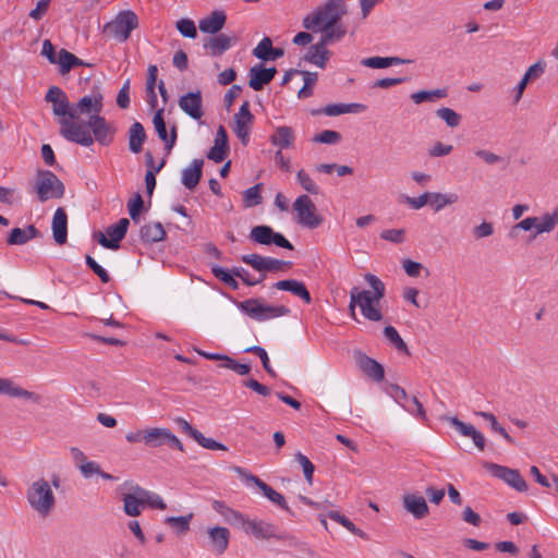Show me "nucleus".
<instances>
[{
  "label": "nucleus",
  "mask_w": 558,
  "mask_h": 558,
  "mask_svg": "<svg viewBox=\"0 0 558 558\" xmlns=\"http://www.w3.org/2000/svg\"><path fill=\"white\" fill-rule=\"evenodd\" d=\"M60 135L69 142L92 146L97 141L102 146L112 143L116 128L105 117L94 114L87 121L75 122L66 119H59Z\"/></svg>",
  "instance_id": "nucleus-1"
},
{
  "label": "nucleus",
  "mask_w": 558,
  "mask_h": 558,
  "mask_svg": "<svg viewBox=\"0 0 558 558\" xmlns=\"http://www.w3.org/2000/svg\"><path fill=\"white\" fill-rule=\"evenodd\" d=\"M29 507L40 517L47 518L56 507V496L44 477L34 481L26 490Z\"/></svg>",
  "instance_id": "nucleus-2"
},
{
  "label": "nucleus",
  "mask_w": 558,
  "mask_h": 558,
  "mask_svg": "<svg viewBox=\"0 0 558 558\" xmlns=\"http://www.w3.org/2000/svg\"><path fill=\"white\" fill-rule=\"evenodd\" d=\"M347 14V4L344 0H328L319 7L314 13L307 14L303 19V27L312 32H317V26L323 24H342L341 17Z\"/></svg>",
  "instance_id": "nucleus-3"
},
{
  "label": "nucleus",
  "mask_w": 558,
  "mask_h": 558,
  "mask_svg": "<svg viewBox=\"0 0 558 558\" xmlns=\"http://www.w3.org/2000/svg\"><path fill=\"white\" fill-rule=\"evenodd\" d=\"M238 307L256 322H266L278 318L289 315L291 312L286 305L267 304L262 299H248L239 302Z\"/></svg>",
  "instance_id": "nucleus-4"
},
{
  "label": "nucleus",
  "mask_w": 558,
  "mask_h": 558,
  "mask_svg": "<svg viewBox=\"0 0 558 558\" xmlns=\"http://www.w3.org/2000/svg\"><path fill=\"white\" fill-rule=\"evenodd\" d=\"M360 306L362 315L372 322H380L383 319V314L380 308L378 307V303L374 302L371 299V291L363 290L359 291L357 288H353L350 291V315L353 319L357 320L355 315V307Z\"/></svg>",
  "instance_id": "nucleus-5"
},
{
  "label": "nucleus",
  "mask_w": 558,
  "mask_h": 558,
  "mask_svg": "<svg viewBox=\"0 0 558 558\" xmlns=\"http://www.w3.org/2000/svg\"><path fill=\"white\" fill-rule=\"evenodd\" d=\"M35 189L41 203L50 198H61L64 195V184L49 170L37 171Z\"/></svg>",
  "instance_id": "nucleus-6"
},
{
  "label": "nucleus",
  "mask_w": 558,
  "mask_h": 558,
  "mask_svg": "<svg viewBox=\"0 0 558 558\" xmlns=\"http://www.w3.org/2000/svg\"><path fill=\"white\" fill-rule=\"evenodd\" d=\"M137 25V15L133 11L126 10L120 12L113 21L105 25V33L119 41H125Z\"/></svg>",
  "instance_id": "nucleus-7"
},
{
  "label": "nucleus",
  "mask_w": 558,
  "mask_h": 558,
  "mask_svg": "<svg viewBox=\"0 0 558 558\" xmlns=\"http://www.w3.org/2000/svg\"><path fill=\"white\" fill-rule=\"evenodd\" d=\"M293 209L296 213V222L310 229H315L323 223V217L317 214V209L312 199L303 194L293 203Z\"/></svg>",
  "instance_id": "nucleus-8"
},
{
  "label": "nucleus",
  "mask_w": 558,
  "mask_h": 558,
  "mask_svg": "<svg viewBox=\"0 0 558 558\" xmlns=\"http://www.w3.org/2000/svg\"><path fill=\"white\" fill-rule=\"evenodd\" d=\"M248 238L260 245H276L286 250H293V244L280 232H276L270 226L259 225L251 229Z\"/></svg>",
  "instance_id": "nucleus-9"
},
{
  "label": "nucleus",
  "mask_w": 558,
  "mask_h": 558,
  "mask_svg": "<svg viewBox=\"0 0 558 558\" xmlns=\"http://www.w3.org/2000/svg\"><path fill=\"white\" fill-rule=\"evenodd\" d=\"M145 445L150 448L168 446L171 449H178L184 452L181 440L166 427H154L145 429Z\"/></svg>",
  "instance_id": "nucleus-10"
},
{
  "label": "nucleus",
  "mask_w": 558,
  "mask_h": 558,
  "mask_svg": "<svg viewBox=\"0 0 558 558\" xmlns=\"http://www.w3.org/2000/svg\"><path fill=\"white\" fill-rule=\"evenodd\" d=\"M130 221L126 218H121L116 225H111L106 229V234L99 231L95 233L98 243L108 250L120 248V242L125 238Z\"/></svg>",
  "instance_id": "nucleus-11"
},
{
  "label": "nucleus",
  "mask_w": 558,
  "mask_h": 558,
  "mask_svg": "<svg viewBox=\"0 0 558 558\" xmlns=\"http://www.w3.org/2000/svg\"><path fill=\"white\" fill-rule=\"evenodd\" d=\"M484 468L493 476L502 480L515 490L522 493L527 489V484L518 470L502 466L493 462H485Z\"/></svg>",
  "instance_id": "nucleus-12"
},
{
  "label": "nucleus",
  "mask_w": 558,
  "mask_h": 558,
  "mask_svg": "<svg viewBox=\"0 0 558 558\" xmlns=\"http://www.w3.org/2000/svg\"><path fill=\"white\" fill-rule=\"evenodd\" d=\"M241 529L258 539L276 538L281 541L289 538L288 535L280 533L276 525L263 520H251L247 517H245Z\"/></svg>",
  "instance_id": "nucleus-13"
},
{
  "label": "nucleus",
  "mask_w": 558,
  "mask_h": 558,
  "mask_svg": "<svg viewBox=\"0 0 558 558\" xmlns=\"http://www.w3.org/2000/svg\"><path fill=\"white\" fill-rule=\"evenodd\" d=\"M235 471L240 474V476L245 480L247 483L255 484L264 494L266 498H268L271 502L279 506L281 509L286 510L287 512L292 513L291 509L289 508L286 498L283 495L275 490L271 486L266 484L264 481H262L259 477L253 475L252 473H248L246 470L236 466Z\"/></svg>",
  "instance_id": "nucleus-14"
},
{
  "label": "nucleus",
  "mask_w": 558,
  "mask_h": 558,
  "mask_svg": "<svg viewBox=\"0 0 558 558\" xmlns=\"http://www.w3.org/2000/svg\"><path fill=\"white\" fill-rule=\"evenodd\" d=\"M254 122V116L250 111V102L243 101L239 112L234 116V122L232 131L236 137L241 141L243 146H246L250 142L251 128Z\"/></svg>",
  "instance_id": "nucleus-15"
},
{
  "label": "nucleus",
  "mask_w": 558,
  "mask_h": 558,
  "mask_svg": "<svg viewBox=\"0 0 558 558\" xmlns=\"http://www.w3.org/2000/svg\"><path fill=\"white\" fill-rule=\"evenodd\" d=\"M102 110V95L98 93L95 97L84 96L76 104L72 105V114H70L71 121L78 122V118L82 114H100Z\"/></svg>",
  "instance_id": "nucleus-16"
},
{
  "label": "nucleus",
  "mask_w": 558,
  "mask_h": 558,
  "mask_svg": "<svg viewBox=\"0 0 558 558\" xmlns=\"http://www.w3.org/2000/svg\"><path fill=\"white\" fill-rule=\"evenodd\" d=\"M47 102L52 104V112L60 119H70L72 106L66 94L58 86H51L45 97Z\"/></svg>",
  "instance_id": "nucleus-17"
},
{
  "label": "nucleus",
  "mask_w": 558,
  "mask_h": 558,
  "mask_svg": "<svg viewBox=\"0 0 558 558\" xmlns=\"http://www.w3.org/2000/svg\"><path fill=\"white\" fill-rule=\"evenodd\" d=\"M180 109L194 120L204 116L202 92H190L179 98Z\"/></svg>",
  "instance_id": "nucleus-18"
},
{
  "label": "nucleus",
  "mask_w": 558,
  "mask_h": 558,
  "mask_svg": "<svg viewBox=\"0 0 558 558\" xmlns=\"http://www.w3.org/2000/svg\"><path fill=\"white\" fill-rule=\"evenodd\" d=\"M276 74L277 69L275 66L265 68L262 63L254 65L248 71V86L256 92L262 90L265 85L274 80Z\"/></svg>",
  "instance_id": "nucleus-19"
},
{
  "label": "nucleus",
  "mask_w": 558,
  "mask_h": 558,
  "mask_svg": "<svg viewBox=\"0 0 558 558\" xmlns=\"http://www.w3.org/2000/svg\"><path fill=\"white\" fill-rule=\"evenodd\" d=\"M153 123L158 137L165 143V148L169 154L177 142V125H172L170 129V134H168L163 119V108H160L155 112Z\"/></svg>",
  "instance_id": "nucleus-20"
},
{
  "label": "nucleus",
  "mask_w": 558,
  "mask_h": 558,
  "mask_svg": "<svg viewBox=\"0 0 558 558\" xmlns=\"http://www.w3.org/2000/svg\"><path fill=\"white\" fill-rule=\"evenodd\" d=\"M545 68H546L545 62L539 60V61L535 62L534 64H532L526 70L523 77L521 78V81L518 83V85L514 88V92H515L514 99H513L514 104H518L521 100L527 84L533 80H537L538 77H541L544 74Z\"/></svg>",
  "instance_id": "nucleus-21"
},
{
  "label": "nucleus",
  "mask_w": 558,
  "mask_h": 558,
  "mask_svg": "<svg viewBox=\"0 0 558 558\" xmlns=\"http://www.w3.org/2000/svg\"><path fill=\"white\" fill-rule=\"evenodd\" d=\"M448 422L451 424L453 428H456L461 435L465 437H470L476 448L480 451H483L485 448V437L484 435L477 430L473 425L466 424L459 420L456 416L448 417Z\"/></svg>",
  "instance_id": "nucleus-22"
},
{
  "label": "nucleus",
  "mask_w": 558,
  "mask_h": 558,
  "mask_svg": "<svg viewBox=\"0 0 558 558\" xmlns=\"http://www.w3.org/2000/svg\"><path fill=\"white\" fill-rule=\"evenodd\" d=\"M51 228L56 243L59 245L65 244L68 241V215L64 208H57L52 217Z\"/></svg>",
  "instance_id": "nucleus-23"
},
{
  "label": "nucleus",
  "mask_w": 558,
  "mask_h": 558,
  "mask_svg": "<svg viewBox=\"0 0 558 558\" xmlns=\"http://www.w3.org/2000/svg\"><path fill=\"white\" fill-rule=\"evenodd\" d=\"M402 505L417 520L425 518L429 513V508L424 497L417 494H405L402 497Z\"/></svg>",
  "instance_id": "nucleus-24"
},
{
  "label": "nucleus",
  "mask_w": 558,
  "mask_h": 558,
  "mask_svg": "<svg viewBox=\"0 0 558 558\" xmlns=\"http://www.w3.org/2000/svg\"><path fill=\"white\" fill-rule=\"evenodd\" d=\"M207 534H208V541H209L210 548L217 555H222L229 546V541H230L229 530L223 526H214L208 530Z\"/></svg>",
  "instance_id": "nucleus-25"
},
{
  "label": "nucleus",
  "mask_w": 558,
  "mask_h": 558,
  "mask_svg": "<svg viewBox=\"0 0 558 558\" xmlns=\"http://www.w3.org/2000/svg\"><path fill=\"white\" fill-rule=\"evenodd\" d=\"M226 21V13L221 10H215L210 15L199 21L198 27L205 34L216 35L223 28Z\"/></svg>",
  "instance_id": "nucleus-26"
},
{
  "label": "nucleus",
  "mask_w": 558,
  "mask_h": 558,
  "mask_svg": "<svg viewBox=\"0 0 558 558\" xmlns=\"http://www.w3.org/2000/svg\"><path fill=\"white\" fill-rule=\"evenodd\" d=\"M360 369L375 381H381L385 377V371L380 363L376 360L360 353L356 359Z\"/></svg>",
  "instance_id": "nucleus-27"
},
{
  "label": "nucleus",
  "mask_w": 558,
  "mask_h": 558,
  "mask_svg": "<svg viewBox=\"0 0 558 558\" xmlns=\"http://www.w3.org/2000/svg\"><path fill=\"white\" fill-rule=\"evenodd\" d=\"M0 395H7L15 398H23L31 400L35 403L40 401V396L28 391L22 387L15 386L14 383L9 378H0Z\"/></svg>",
  "instance_id": "nucleus-28"
},
{
  "label": "nucleus",
  "mask_w": 558,
  "mask_h": 558,
  "mask_svg": "<svg viewBox=\"0 0 558 558\" xmlns=\"http://www.w3.org/2000/svg\"><path fill=\"white\" fill-rule=\"evenodd\" d=\"M204 160L201 158L193 159L190 167L182 170V184L194 190L203 177Z\"/></svg>",
  "instance_id": "nucleus-29"
},
{
  "label": "nucleus",
  "mask_w": 558,
  "mask_h": 558,
  "mask_svg": "<svg viewBox=\"0 0 558 558\" xmlns=\"http://www.w3.org/2000/svg\"><path fill=\"white\" fill-rule=\"evenodd\" d=\"M274 288L281 291L291 292L293 295L302 299L306 304L312 302V296L306 286L302 281L295 279L280 280L274 284Z\"/></svg>",
  "instance_id": "nucleus-30"
},
{
  "label": "nucleus",
  "mask_w": 558,
  "mask_h": 558,
  "mask_svg": "<svg viewBox=\"0 0 558 558\" xmlns=\"http://www.w3.org/2000/svg\"><path fill=\"white\" fill-rule=\"evenodd\" d=\"M254 57L263 61H275L284 54L282 48L272 47V41L269 37H264L253 50Z\"/></svg>",
  "instance_id": "nucleus-31"
},
{
  "label": "nucleus",
  "mask_w": 558,
  "mask_h": 558,
  "mask_svg": "<svg viewBox=\"0 0 558 558\" xmlns=\"http://www.w3.org/2000/svg\"><path fill=\"white\" fill-rule=\"evenodd\" d=\"M232 41L235 43L236 38H231L226 34H216L205 39L204 48H208L213 57H218L230 49Z\"/></svg>",
  "instance_id": "nucleus-32"
},
{
  "label": "nucleus",
  "mask_w": 558,
  "mask_h": 558,
  "mask_svg": "<svg viewBox=\"0 0 558 558\" xmlns=\"http://www.w3.org/2000/svg\"><path fill=\"white\" fill-rule=\"evenodd\" d=\"M211 507L216 512L223 517L226 522H228L231 525L241 527L242 523L244 522L245 515L240 511L227 506L225 501L214 500L211 502Z\"/></svg>",
  "instance_id": "nucleus-33"
},
{
  "label": "nucleus",
  "mask_w": 558,
  "mask_h": 558,
  "mask_svg": "<svg viewBox=\"0 0 558 558\" xmlns=\"http://www.w3.org/2000/svg\"><path fill=\"white\" fill-rule=\"evenodd\" d=\"M56 64L59 65V72L62 75L69 73L71 69L75 66H90L89 63H86L85 61L77 58L75 54H73L64 48L59 50L58 60Z\"/></svg>",
  "instance_id": "nucleus-34"
},
{
  "label": "nucleus",
  "mask_w": 558,
  "mask_h": 558,
  "mask_svg": "<svg viewBox=\"0 0 558 558\" xmlns=\"http://www.w3.org/2000/svg\"><path fill=\"white\" fill-rule=\"evenodd\" d=\"M269 140L274 146H278L281 150L293 145L295 134L291 126L281 125L276 128Z\"/></svg>",
  "instance_id": "nucleus-35"
},
{
  "label": "nucleus",
  "mask_w": 558,
  "mask_h": 558,
  "mask_svg": "<svg viewBox=\"0 0 558 558\" xmlns=\"http://www.w3.org/2000/svg\"><path fill=\"white\" fill-rule=\"evenodd\" d=\"M129 135V149L134 153L138 154L143 150V145L147 138L146 132L144 126L141 122H134L128 132Z\"/></svg>",
  "instance_id": "nucleus-36"
},
{
  "label": "nucleus",
  "mask_w": 558,
  "mask_h": 558,
  "mask_svg": "<svg viewBox=\"0 0 558 558\" xmlns=\"http://www.w3.org/2000/svg\"><path fill=\"white\" fill-rule=\"evenodd\" d=\"M140 236L145 243H155L165 240L166 230L160 222H149L141 228Z\"/></svg>",
  "instance_id": "nucleus-37"
},
{
  "label": "nucleus",
  "mask_w": 558,
  "mask_h": 558,
  "mask_svg": "<svg viewBox=\"0 0 558 558\" xmlns=\"http://www.w3.org/2000/svg\"><path fill=\"white\" fill-rule=\"evenodd\" d=\"M411 60L400 57H369L361 61V64L372 69H385L391 65L407 64Z\"/></svg>",
  "instance_id": "nucleus-38"
},
{
  "label": "nucleus",
  "mask_w": 558,
  "mask_h": 558,
  "mask_svg": "<svg viewBox=\"0 0 558 558\" xmlns=\"http://www.w3.org/2000/svg\"><path fill=\"white\" fill-rule=\"evenodd\" d=\"M317 32H322V37L325 39V41L331 44L333 41L340 40L345 35L347 29L343 24H335L333 26H330L329 24H323L317 26Z\"/></svg>",
  "instance_id": "nucleus-39"
},
{
  "label": "nucleus",
  "mask_w": 558,
  "mask_h": 558,
  "mask_svg": "<svg viewBox=\"0 0 558 558\" xmlns=\"http://www.w3.org/2000/svg\"><path fill=\"white\" fill-rule=\"evenodd\" d=\"M123 500V511L125 514L130 517H137L142 513L144 507V501H142L136 496L124 495L122 494Z\"/></svg>",
  "instance_id": "nucleus-40"
},
{
  "label": "nucleus",
  "mask_w": 558,
  "mask_h": 558,
  "mask_svg": "<svg viewBox=\"0 0 558 558\" xmlns=\"http://www.w3.org/2000/svg\"><path fill=\"white\" fill-rule=\"evenodd\" d=\"M477 416L489 422L492 429L499 434L508 444L513 445L514 439L508 434V432L499 424L496 416L490 412L478 411L475 412Z\"/></svg>",
  "instance_id": "nucleus-41"
},
{
  "label": "nucleus",
  "mask_w": 558,
  "mask_h": 558,
  "mask_svg": "<svg viewBox=\"0 0 558 558\" xmlns=\"http://www.w3.org/2000/svg\"><path fill=\"white\" fill-rule=\"evenodd\" d=\"M210 269L218 280H220L221 282H223L233 290L239 289V282L235 280V276L232 274V269L228 270L219 265H213Z\"/></svg>",
  "instance_id": "nucleus-42"
},
{
  "label": "nucleus",
  "mask_w": 558,
  "mask_h": 558,
  "mask_svg": "<svg viewBox=\"0 0 558 558\" xmlns=\"http://www.w3.org/2000/svg\"><path fill=\"white\" fill-rule=\"evenodd\" d=\"M384 335L399 352H402L407 355L411 354L407 343L403 341L398 330L393 326H386L384 328Z\"/></svg>",
  "instance_id": "nucleus-43"
},
{
  "label": "nucleus",
  "mask_w": 558,
  "mask_h": 558,
  "mask_svg": "<svg viewBox=\"0 0 558 558\" xmlns=\"http://www.w3.org/2000/svg\"><path fill=\"white\" fill-rule=\"evenodd\" d=\"M447 96L446 88H438L434 90H418L411 95V99L415 104H422L424 101H433L436 98H445Z\"/></svg>",
  "instance_id": "nucleus-44"
},
{
  "label": "nucleus",
  "mask_w": 558,
  "mask_h": 558,
  "mask_svg": "<svg viewBox=\"0 0 558 558\" xmlns=\"http://www.w3.org/2000/svg\"><path fill=\"white\" fill-rule=\"evenodd\" d=\"M303 76L304 85L299 90L298 97L300 99L308 98L313 95L312 86L317 82L318 74L316 72L302 71L300 73Z\"/></svg>",
  "instance_id": "nucleus-45"
},
{
  "label": "nucleus",
  "mask_w": 558,
  "mask_h": 558,
  "mask_svg": "<svg viewBox=\"0 0 558 558\" xmlns=\"http://www.w3.org/2000/svg\"><path fill=\"white\" fill-rule=\"evenodd\" d=\"M193 514L180 515V517H168L165 523L174 529L179 534H185L190 530V522Z\"/></svg>",
  "instance_id": "nucleus-46"
},
{
  "label": "nucleus",
  "mask_w": 558,
  "mask_h": 558,
  "mask_svg": "<svg viewBox=\"0 0 558 558\" xmlns=\"http://www.w3.org/2000/svg\"><path fill=\"white\" fill-rule=\"evenodd\" d=\"M365 280L368 282V284L372 287L373 292H371V299L374 302H379L380 299L385 295V284L383 281L376 277L373 274H366Z\"/></svg>",
  "instance_id": "nucleus-47"
},
{
  "label": "nucleus",
  "mask_w": 558,
  "mask_h": 558,
  "mask_svg": "<svg viewBox=\"0 0 558 558\" xmlns=\"http://www.w3.org/2000/svg\"><path fill=\"white\" fill-rule=\"evenodd\" d=\"M244 352L245 353H254V354H256L259 357V360H260V362L263 364V367L266 371V373L268 375H270L271 377H276L277 376L275 371H274V368L270 365L268 354H267V352H266V350L264 348H262L259 345H252V347H248V348L244 349Z\"/></svg>",
  "instance_id": "nucleus-48"
},
{
  "label": "nucleus",
  "mask_w": 558,
  "mask_h": 558,
  "mask_svg": "<svg viewBox=\"0 0 558 558\" xmlns=\"http://www.w3.org/2000/svg\"><path fill=\"white\" fill-rule=\"evenodd\" d=\"M262 186H263V184L258 183V184H255L254 186L248 187L247 190L244 191L243 199H244L246 207H254V206L262 204V202H263V197L260 195Z\"/></svg>",
  "instance_id": "nucleus-49"
},
{
  "label": "nucleus",
  "mask_w": 558,
  "mask_h": 558,
  "mask_svg": "<svg viewBox=\"0 0 558 558\" xmlns=\"http://www.w3.org/2000/svg\"><path fill=\"white\" fill-rule=\"evenodd\" d=\"M436 116L444 120L449 128H457L461 122V116L447 107L437 109Z\"/></svg>",
  "instance_id": "nucleus-50"
},
{
  "label": "nucleus",
  "mask_w": 558,
  "mask_h": 558,
  "mask_svg": "<svg viewBox=\"0 0 558 558\" xmlns=\"http://www.w3.org/2000/svg\"><path fill=\"white\" fill-rule=\"evenodd\" d=\"M128 210L131 219L134 222L140 221V216L142 211L144 210V201L140 193H135L133 198L129 201L128 203Z\"/></svg>",
  "instance_id": "nucleus-51"
},
{
  "label": "nucleus",
  "mask_w": 558,
  "mask_h": 558,
  "mask_svg": "<svg viewBox=\"0 0 558 558\" xmlns=\"http://www.w3.org/2000/svg\"><path fill=\"white\" fill-rule=\"evenodd\" d=\"M456 201L457 195L454 194L430 193V205L435 207V211H439L445 206L453 204Z\"/></svg>",
  "instance_id": "nucleus-52"
},
{
  "label": "nucleus",
  "mask_w": 558,
  "mask_h": 558,
  "mask_svg": "<svg viewBox=\"0 0 558 558\" xmlns=\"http://www.w3.org/2000/svg\"><path fill=\"white\" fill-rule=\"evenodd\" d=\"M221 368L231 369L234 373H236L240 376H244L250 374L251 372V365L246 363H239L234 359L228 356V359H225V363H220L219 365Z\"/></svg>",
  "instance_id": "nucleus-53"
},
{
  "label": "nucleus",
  "mask_w": 558,
  "mask_h": 558,
  "mask_svg": "<svg viewBox=\"0 0 558 558\" xmlns=\"http://www.w3.org/2000/svg\"><path fill=\"white\" fill-rule=\"evenodd\" d=\"M342 136L339 132L333 130H325L313 137V142L336 145L340 143Z\"/></svg>",
  "instance_id": "nucleus-54"
},
{
  "label": "nucleus",
  "mask_w": 558,
  "mask_h": 558,
  "mask_svg": "<svg viewBox=\"0 0 558 558\" xmlns=\"http://www.w3.org/2000/svg\"><path fill=\"white\" fill-rule=\"evenodd\" d=\"M177 29L179 33L186 38H196L197 29L195 23L190 19H181L177 22Z\"/></svg>",
  "instance_id": "nucleus-55"
},
{
  "label": "nucleus",
  "mask_w": 558,
  "mask_h": 558,
  "mask_svg": "<svg viewBox=\"0 0 558 558\" xmlns=\"http://www.w3.org/2000/svg\"><path fill=\"white\" fill-rule=\"evenodd\" d=\"M291 262H286L272 257H265L262 272H276L280 271L284 268H290Z\"/></svg>",
  "instance_id": "nucleus-56"
},
{
  "label": "nucleus",
  "mask_w": 558,
  "mask_h": 558,
  "mask_svg": "<svg viewBox=\"0 0 558 558\" xmlns=\"http://www.w3.org/2000/svg\"><path fill=\"white\" fill-rule=\"evenodd\" d=\"M295 460L300 463L303 469L304 477L308 484L313 483V474L315 471L314 464L310 461V459L301 452L295 454Z\"/></svg>",
  "instance_id": "nucleus-57"
},
{
  "label": "nucleus",
  "mask_w": 558,
  "mask_h": 558,
  "mask_svg": "<svg viewBox=\"0 0 558 558\" xmlns=\"http://www.w3.org/2000/svg\"><path fill=\"white\" fill-rule=\"evenodd\" d=\"M194 440L199 445L202 446L203 448L205 449H209V450H228L227 446H225L221 442H218L216 441L215 439L213 438H207L205 437L199 430L198 433L196 434Z\"/></svg>",
  "instance_id": "nucleus-58"
},
{
  "label": "nucleus",
  "mask_w": 558,
  "mask_h": 558,
  "mask_svg": "<svg viewBox=\"0 0 558 558\" xmlns=\"http://www.w3.org/2000/svg\"><path fill=\"white\" fill-rule=\"evenodd\" d=\"M296 179L301 186L311 194H318L319 187L316 185V183L311 179V177L304 171L300 170L296 174Z\"/></svg>",
  "instance_id": "nucleus-59"
},
{
  "label": "nucleus",
  "mask_w": 558,
  "mask_h": 558,
  "mask_svg": "<svg viewBox=\"0 0 558 558\" xmlns=\"http://www.w3.org/2000/svg\"><path fill=\"white\" fill-rule=\"evenodd\" d=\"M383 240L389 241L395 244L403 243L405 240L404 229H387L380 233Z\"/></svg>",
  "instance_id": "nucleus-60"
},
{
  "label": "nucleus",
  "mask_w": 558,
  "mask_h": 558,
  "mask_svg": "<svg viewBox=\"0 0 558 558\" xmlns=\"http://www.w3.org/2000/svg\"><path fill=\"white\" fill-rule=\"evenodd\" d=\"M85 263L99 277L101 282L108 283L110 281L109 274L90 255L85 256Z\"/></svg>",
  "instance_id": "nucleus-61"
},
{
  "label": "nucleus",
  "mask_w": 558,
  "mask_h": 558,
  "mask_svg": "<svg viewBox=\"0 0 558 558\" xmlns=\"http://www.w3.org/2000/svg\"><path fill=\"white\" fill-rule=\"evenodd\" d=\"M166 160L162 159L160 163L154 170H147L145 174L146 192L148 195H153L156 187V173H158L165 166Z\"/></svg>",
  "instance_id": "nucleus-62"
},
{
  "label": "nucleus",
  "mask_w": 558,
  "mask_h": 558,
  "mask_svg": "<svg viewBox=\"0 0 558 558\" xmlns=\"http://www.w3.org/2000/svg\"><path fill=\"white\" fill-rule=\"evenodd\" d=\"M27 242L26 232L21 228H13L7 238L8 245H24Z\"/></svg>",
  "instance_id": "nucleus-63"
},
{
  "label": "nucleus",
  "mask_w": 558,
  "mask_h": 558,
  "mask_svg": "<svg viewBox=\"0 0 558 558\" xmlns=\"http://www.w3.org/2000/svg\"><path fill=\"white\" fill-rule=\"evenodd\" d=\"M229 150L230 148H225L222 145L214 144V146L207 153V158L217 163L222 162L226 159Z\"/></svg>",
  "instance_id": "nucleus-64"
}]
</instances>
